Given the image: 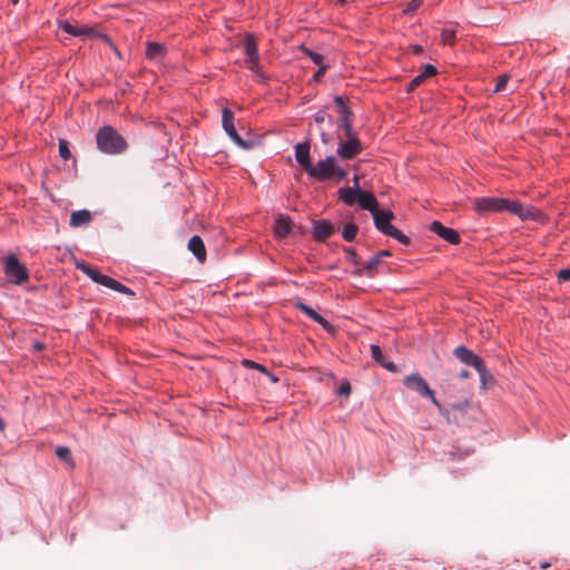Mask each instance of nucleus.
Here are the masks:
<instances>
[{
    "instance_id": "obj_46",
    "label": "nucleus",
    "mask_w": 570,
    "mask_h": 570,
    "mask_svg": "<svg viewBox=\"0 0 570 570\" xmlns=\"http://www.w3.org/2000/svg\"><path fill=\"white\" fill-rule=\"evenodd\" d=\"M558 279L561 282L570 281V268L560 269L558 273Z\"/></svg>"
},
{
    "instance_id": "obj_16",
    "label": "nucleus",
    "mask_w": 570,
    "mask_h": 570,
    "mask_svg": "<svg viewBox=\"0 0 570 570\" xmlns=\"http://www.w3.org/2000/svg\"><path fill=\"white\" fill-rule=\"evenodd\" d=\"M357 204L362 209L368 210L372 215L380 209L376 197L371 191H360Z\"/></svg>"
},
{
    "instance_id": "obj_4",
    "label": "nucleus",
    "mask_w": 570,
    "mask_h": 570,
    "mask_svg": "<svg viewBox=\"0 0 570 570\" xmlns=\"http://www.w3.org/2000/svg\"><path fill=\"white\" fill-rule=\"evenodd\" d=\"M3 272L8 279L16 285H22L29 279V272L27 267L20 263L14 254H9L4 257Z\"/></svg>"
},
{
    "instance_id": "obj_34",
    "label": "nucleus",
    "mask_w": 570,
    "mask_h": 570,
    "mask_svg": "<svg viewBox=\"0 0 570 570\" xmlns=\"http://www.w3.org/2000/svg\"><path fill=\"white\" fill-rule=\"evenodd\" d=\"M295 307L301 311L302 313H304L306 316H308L311 320H313L315 317V315L317 314L316 311H314L311 306H308L307 304L303 303V302H297L295 304Z\"/></svg>"
},
{
    "instance_id": "obj_21",
    "label": "nucleus",
    "mask_w": 570,
    "mask_h": 570,
    "mask_svg": "<svg viewBox=\"0 0 570 570\" xmlns=\"http://www.w3.org/2000/svg\"><path fill=\"white\" fill-rule=\"evenodd\" d=\"M381 261L374 255L363 267H358L354 274L357 276L367 275L373 277Z\"/></svg>"
},
{
    "instance_id": "obj_6",
    "label": "nucleus",
    "mask_w": 570,
    "mask_h": 570,
    "mask_svg": "<svg viewBox=\"0 0 570 570\" xmlns=\"http://www.w3.org/2000/svg\"><path fill=\"white\" fill-rule=\"evenodd\" d=\"M404 385L415 391L420 396L429 397L432 403L441 409V404L435 399L434 391L429 386L428 382L417 373H412L404 379Z\"/></svg>"
},
{
    "instance_id": "obj_56",
    "label": "nucleus",
    "mask_w": 570,
    "mask_h": 570,
    "mask_svg": "<svg viewBox=\"0 0 570 570\" xmlns=\"http://www.w3.org/2000/svg\"><path fill=\"white\" fill-rule=\"evenodd\" d=\"M43 348H45V344L42 342H38L37 341V342L33 343V350L35 351L39 352V351H42Z\"/></svg>"
},
{
    "instance_id": "obj_48",
    "label": "nucleus",
    "mask_w": 570,
    "mask_h": 570,
    "mask_svg": "<svg viewBox=\"0 0 570 570\" xmlns=\"http://www.w3.org/2000/svg\"><path fill=\"white\" fill-rule=\"evenodd\" d=\"M409 51L413 52L414 55L419 56L423 53V47L420 45H410L407 48Z\"/></svg>"
},
{
    "instance_id": "obj_54",
    "label": "nucleus",
    "mask_w": 570,
    "mask_h": 570,
    "mask_svg": "<svg viewBox=\"0 0 570 570\" xmlns=\"http://www.w3.org/2000/svg\"><path fill=\"white\" fill-rule=\"evenodd\" d=\"M470 375H471V373L468 370H461L459 373V377L463 379V380L469 379Z\"/></svg>"
},
{
    "instance_id": "obj_40",
    "label": "nucleus",
    "mask_w": 570,
    "mask_h": 570,
    "mask_svg": "<svg viewBox=\"0 0 570 570\" xmlns=\"http://www.w3.org/2000/svg\"><path fill=\"white\" fill-rule=\"evenodd\" d=\"M424 79L417 75L415 76L407 85H406V92L410 94L414 91L420 85H422Z\"/></svg>"
},
{
    "instance_id": "obj_18",
    "label": "nucleus",
    "mask_w": 570,
    "mask_h": 570,
    "mask_svg": "<svg viewBox=\"0 0 570 570\" xmlns=\"http://www.w3.org/2000/svg\"><path fill=\"white\" fill-rule=\"evenodd\" d=\"M92 214L88 209H80L71 214L69 225L72 228L87 226L92 222Z\"/></svg>"
},
{
    "instance_id": "obj_61",
    "label": "nucleus",
    "mask_w": 570,
    "mask_h": 570,
    "mask_svg": "<svg viewBox=\"0 0 570 570\" xmlns=\"http://www.w3.org/2000/svg\"><path fill=\"white\" fill-rule=\"evenodd\" d=\"M12 4H18L19 0H10Z\"/></svg>"
},
{
    "instance_id": "obj_43",
    "label": "nucleus",
    "mask_w": 570,
    "mask_h": 570,
    "mask_svg": "<svg viewBox=\"0 0 570 570\" xmlns=\"http://www.w3.org/2000/svg\"><path fill=\"white\" fill-rule=\"evenodd\" d=\"M247 67L249 70L257 72L259 70V56L256 59L253 57L247 58Z\"/></svg>"
},
{
    "instance_id": "obj_52",
    "label": "nucleus",
    "mask_w": 570,
    "mask_h": 570,
    "mask_svg": "<svg viewBox=\"0 0 570 570\" xmlns=\"http://www.w3.org/2000/svg\"><path fill=\"white\" fill-rule=\"evenodd\" d=\"M255 73H256V76H257L259 81H262V82H266L267 81V79H268L267 76L264 72H262L261 70H258Z\"/></svg>"
},
{
    "instance_id": "obj_1",
    "label": "nucleus",
    "mask_w": 570,
    "mask_h": 570,
    "mask_svg": "<svg viewBox=\"0 0 570 570\" xmlns=\"http://www.w3.org/2000/svg\"><path fill=\"white\" fill-rule=\"evenodd\" d=\"M96 144L99 151L106 155H120L128 149L126 139L109 125L102 126L96 134Z\"/></svg>"
},
{
    "instance_id": "obj_14",
    "label": "nucleus",
    "mask_w": 570,
    "mask_h": 570,
    "mask_svg": "<svg viewBox=\"0 0 570 570\" xmlns=\"http://www.w3.org/2000/svg\"><path fill=\"white\" fill-rule=\"evenodd\" d=\"M309 150H311V144L308 140H305L295 146V159L305 173L313 165L311 155H309Z\"/></svg>"
},
{
    "instance_id": "obj_8",
    "label": "nucleus",
    "mask_w": 570,
    "mask_h": 570,
    "mask_svg": "<svg viewBox=\"0 0 570 570\" xmlns=\"http://www.w3.org/2000/svg\"><path fill=\"white\" fill-rule=\"evenodd\" d=\"M363 150L358 137H348L346 140L340 139L336 154L343 160H352Z\"/></svg>"
},
{
    "instance_id": "obj_11",
    "label": "nucleus",
    "mask_w": 570,
    "mask_h": 570,
    "mask_svg": "<svg viewBox=\"0 0 570 570\" xmlns=\"http://www.w3.org/2000/svg\"><path fill=\"white\" fill-rule=\"evenodd\" d=\"M509 213L518 216L522 220L530 219L537 220L542 215L541 210L534 206H524L518 200H513Z\"/></svg>"
},
{
    "instance_id": "obj_15",
    "label": "nucleus",
    "mask_w": 570,
    "mask_h": 570,
    "mask_svg": "<svg viewBox=\"0 0 570 570\" xmlns=\"http://www.w3.org/2000/svg\"><path fill=\"white\" fill-rule=\"evenodd\" d=\"M293 222L289 216L278 214L274 222V236L277 239L286 238L292 230Z\"/></svg>"
},
{
    "instance_id": "obj_5",
    "label": "nucleus",
    "mask_w": 570,
    "mask_h": 570,
    "mask_svg": "<svg viewBox=\"0 0 570 570\" xmlns=\"http://www.w3.org/2000/svg\"><path fill=\"white\" fill-rule=\"evenodd\" d=\"M512 202L513 200L509 198L483 197L475 200L474 209L479 214L502 212L509 213V208H511Z\"/></svg>"
},
{
    "instance_id": "obj_13",
    "label": "nucleus",
    "mask_w": 570,
    "mask_h": 570,
    "mask_svg": "<svg viewBox=\"0 0 570 570\" xmlns=\"http://www.w3.org/2000/svg\"><path fill=\"white\" fill-rule=\"evenodd\" d=\"M59 28L67 32L68 35H71L73 37H89L96 35V28L89 27V26H78L73 24L68 20H62L59 22Z\"/></svg>"
},
{
    "instance_id": "obj_58",
    "label": "nucleus",
    "mask_w": 570,
    "mask_h": 570,
    "mask_svg": "<svg viewBox=\"0 0 570 570\" xmlns=\"http://www.w3.org/2000/svg\"><path fill=\"white\" fill-rule=\"evenodd\" d=\"M323 316L321 314H316L315 317L313 318L314 322H316L317 324H320L322 321H323Z\"/></svg>"
},
{
    "instance_id": "obj_7",
    "label": "nucleus",
    "mask_w": 570,
    "mask_h": 570,
    "mask_svg": "<svg viewBox=\"0 0 570 570\" xmlns=\"http://www.w3.org/2000/svg\"><path fill=\"white\" fill-rule=\"evenodd\" d=\"M234 112L229 108H224L222 111V124L225 132L238 147L243 149L252 148L253 142L244 140L237 132L234 125Z\"/></svg>"
},
{
    "instance_id": "obj_2",
    "label": "nucleus",
    "mask_w": 570,
    "mask_h": 570,
    "mask_svg": "<svg viewBox=\"0 0 570 570\" xmlns=\"http://www.w3.org/2000/svg\"><path fill=\"white\" fill-rule=\"evenodd\" d=\"M308 177L318 181L333 180L340 183L346 178L347 173L341 168L333 156H326L324 159L313 164L306 171Z\"/></svg>"
},
{
    "instance_id": "obj_9",
    "label": "nucleus",
    "mask_w": 570,
    "mask_h": 570,
    "mask_svg": "<svg viewBox=\"0 0 570 570\" xmlns=\"http://www.w3.org/2000/svg\"><path fill=\"white\" fill-rule=\"evenodd\" d=\"M311 233L315 242L324 243L335 233V226L327 219L313 220Z\"/></svg>"
},
{
    "instance_id": "obj_50",
    "label": "nucleus",
    "mask_w": 570,
    "mask_h": 570,
    "mask_svg": "<svg viewBox=\"0 0 570 570\" xmlns=\"http://www.w3.org/2000/svg\"><path fill=\"white\" fill-rule=\"evenodd\" d=\"M320 325L326 331V332H333L334 326L325 318L320 323Z\"/></svg>"
},
{
    "instance_id": "obj_57",
    "label": "nucleus",
    "mask_w": 570,
    "mask_h": 570,
    "mask_svg": "<svg viewBox=\"0 0 570 570\" xmlns=\"http://www.w3.org/2000/svg\"><path fill=\"white\" fill-rule=\"evenodd\" d=\"M552 566V562H547V561H543V562H540L539 567L541 569H547V568H550Z\"/></svg>"
},
{
    "instance_id": "obj_3",
    "label": "nucleus",
    "mask_w": 570,
    "mask_h": 570,
    "mask_svg": "<svg viewBox=\"0 0 570 570\" xmlns=\"http://www.w3.org/2000/svg\"><path fill=\"white\" fill-rule=\"evenodd\" d=\"M453 354L463 364L473 366L476 370L480 375L482 389L485 390L488 386H493L495 384V379L487 367L484 361L472 350L464 345H459L454 348Z\"/></svg>"
},
{
    "instance_id": "obj_30",
    "label": "nucleus",
    "mask_w": 570,
    "mask_h": 570,
    "mask_svg": "<svg viewBox=\"0 0 570 570\" xmlns=\"http://www.w3.org/2000/svg\"><path fill=\"white\" fill-rule=\"evenodd\" d=\"M390 237H393L395 238L396 240H399L401 244L405 245V246H409L411 244V239L409 236H406L405 234H403L400 229H397L395 226L394 228L389 233Z\"/></svg>"
},
{
    "instance_id": "obj_41",
    "label": "nucleus",
    "mask_w": 570,
    "mask_h": 570,
    "mask_svg": "<svg viewBox=\"0 0 570 570\" xmlns=\"http://www.w3.org/2000/svg\"><path fill=\"white\" fill-rule=\"evenodd\" d=\"M334 104L338 107L340 116L343 115V110L351 111V109L347 107L345 102V99L342 96H335Z\"/></svg>"
},
{
    "instance_id": "obj_33",
    "label": "nucleus",
    "mask_w": 570,
    "mask_h": 570,
    "mask_svg": "<svg viewBox=\"0 0 570 570\" xmlns=\"http://www.w3.org/2000/svg\"><path fill=\"white\" fill-rule=\"evenodd\" d=\"M346 259L355 266H360V256L353 247H345Z\"/></svg>"
},
{
    "instance_id": "obj_28",
    "label": "nucleus",
    "mask_w": 570,
    "mask_h": 570,
    "mask_svg": "<svg viewBox=\"0 0 570 570\" xmlns=\"http://www.w3.org/2000/svg\"><path fill=\"white\" fill-rule=\"evenodd\" d=\"M108 288L114 289L119 293H122V294H126V295L135 296V292L132 289L122 285L121 283H119L118 281H116L112 277L110 279Z\"/></svg>"
},
{
    "instance_id": "obj_38",
    "label": "nucleus",
    "mask_w": 570,
    "mask_h": 570,
    "mask_svg": "<svg viewBox=\"0 0 570 570\" xmlns=\"http://www.w3.org/2000/svg\"><path fill=\"white\" fill-rule=\"evenodd\" d=\"M351 392H352V387L347 380H344L341 383L340 387L336 390V394L342 397L350 396Z\"/></svg>"
},
{
    "instance_id": "obj_23",
    "label": "nucleus",
    "mask_w": 570,
    "mask_h": 570,
    "mask_svg": "<svg viewBox=\"0 0 570 570\" xmlns=\"http://www.w3.org/2000/svg\"><path fill=\"white\" fill-rule=\"evenodd\" d=\"M166 53V47L159 42H147L146 57L148 59H156L163 57Z\"/></svg>"
},
{
    "instance_id": "obj_49",
    "label": "nucleus",
    "mask_w": 570,
    "mask_h": 570,
    "mask_svg": "<svg viewBox=\"0 0 570 570\" xmlns=\"http://www.w3.org/2000/svg\"><path fill=\"white\" fill-rule=\"evenodd\" d=\"M325 119H326V114L323 110H320L314 116V120H315L316 124H323L325 121Z\"/></svg>"
},
{
    "instance_id": "obj_39",
    "label": "nucleus",
    "mask_w": 570,
    "mask_h": 570,
    "mask_svg": "<svg viewBox=\"0 0 570 570\" xmlns=\"http://www.w3.org/2000/svg\"><path fill=\"white\" fill-rule=\"evenodd\" d=\"M509 79H510L509 75H507V73L501 75L497 80V83L494 87V92H500V91L504 90Z\"/></svg>"
},
{
    "instance_id": "obj_17",
    "label": "nucleus",
    "mask_w": 570,
    "mask_h": 570,
    "mask_svg": "<svg viewBox=\"0 0 570 570\" xmlns=\"http://www.w3.org/2000/svg\"><path fill=\"white\" fill-rule=\"evenodd\" d=\"M188 249L195 255L199 263H205L207 258L206 247L198 235H194L187 245Z\"/></svg>"
},
{
    "instance_id": "obj_45",
    "label": "nucleus",
    "mask_w": 570,
    "mask_h": 570,
    "mask_svg": "<svg viewBox=\"0 0 570 570\" xmlns=\"http://www.w3.org/2000/svg\"><path fill=\"white\" fill-rule=\"evenodd\" d=\"M327 68H328V66H327V65H325V63H324V65L318 66V70L314 73L313 79H314L315 81H320V80L324 77V75H325V72H326V70H327Z\"/></svg>"
},
{
    "instance_id": "obj_19",
    "label": "nucleus",
    "mask_w": 570,
    "mask_h": 570,
    "mask_svg": "<svg viewBox=\"0 0 570 570\" xmlns=\"http://www.w3.org/2000/svg\"><path fill=\"white\" fill-rule=\"evenodd\" d=\"M338 128L343 129L346 138L358 137L352 126V111L343 110V115L338 118Z\"/></svg>"
},
{
    "instance_id": "obj_10",
    "label": "nucleus",
    "mask_w": 570,
    "mask_h": 570,
    "mask_svg": "<svg viewBox=\"0 0 570 570\" xmlns=\"http://www.w3.org/2000/svg\"><path fill=\"white\" fill-rule=\"evenodd\" d=\"M372 216L376 229L382 234L389 235V233L394 228L391 220L394 219L395 216L391 209H377Z\"/></svg>"
},
{
    "instance_id": "obj_62",
    "label": "nucleus",
    "mask_w": 570,
    "mask_h": 570,
    "mask_svg": "<svg viewBox=\"0 0 570 570\" xmlns=\"http://www.w3.org/2000/svg\"><path fill=\"white\" fill-rule=\"evenodd\" d=\"M338 3L343 4L346 2V0H337Z\"/></svg>"
},
{
    "instance_id": "obj_42",
    "label": "nucleus",
    "mask_w": 570,
    "mask_h": 570,
    "mask_svg": "<svg viewBox=\"0 0 570 570\" xmlns=\"http://www.w3.org/2000/svg\"><path fill=\"white\" fill-rule=\"evenodd\" d=\"M423 0H411L409 2V4L406 6V8L404 9V13L405 14H409V13H412L414 12L416 9L420 8V6L422 4Z\"/></svg>"
},
{
    "instance_id": "obj_44",
    "label": "nucleus",
    "mask_w": 570,
    "mask_h": 570,
    "mask_svg": "<svg viewBox=\"0 0 570 570\" xmlns=\"http://www.w3.org/2000/svg\"><path fill=\"white\" fill-rule=\"evenodd\" d=\"M110 279H111L110 276L105 275L102 273H99V275L96 277V279L94 282L99 284V285H102L105 287H108L109 283H110Z\"/></svg>"
},
{
    "instance_id": "obj_31",
    "label": "nucleus",
    "mask_w": 570,
    "mask_h": 570,
    "mask_svg": "<svg viewBox=\"0 0 570 570\" xmlns=\"http://www.w3.org/2000/svg\"><path fill=\"white\" fill-rule=\"evenodd\" d=\"M58 147H59V156L66 161L69 160L71 158L69 142L66 139H59Z\"/></svg>"
},
{
    "instance_id": "obj_53",
    "label": "nucleus",
    "mask_w": 570,
    "mask_h": 570,
    "mask_svg": "<svg viewBox=\"0 0 570 570\" xmlns=\"http://www.w3.org/2000/svg\"><path fill=\"white\" fill-rule=\"evenodd\" d=\"M358 180H360L358 176L355 175L354 178H353V181H354V187L353 188L360 193V191H363V190L360 187Z\"/></svg>"
},
{
    "instance_id": "obj_29",
    "label": "nucleus",
    "mask_w": 570,
    "mask_h": 570,
    "mask_svg": "<svg viewBox=\"0 0 570 570\" xmlns=\"http://www.w3.org/2000/svg\"><path fill=\"white\" fill-rule=\"evenodd\" d=\"M456 39V32L453 29H443L441 31V41L448 46H454Z\"/></svg>"
},
{
    "instance_id": "obj_12",
    "label": "nucleus",
    "mask_w": 570,
    "mask_h": 570,
    "mask_svg": "<svg viewBox=\"0 0 570 570\" xmlns=\"http://www.w3.org/2000/svg\"><path fill=\"white\" fill-rule=\"evenodd\" d=\"M430 230L452 245H458L461 242V236L455 229L446 227L438 220L431 223Z\"/></svg>"
},
{
    "instance_id": "obj_20",
    "label": "nucleus",
    "mask_w": 570,
    "mask_h": 570,
    "mask_svg": "<svg viewBox=\"0 0 570 570\" xmlns=\"http://www.w3.org/2000/svg\"><path fill=\"white\" fill-rule=\"evenodd\" d=\"M338 199L347 206H353L357 203L358 191L352 187H341L337 190Z\"/></svg>"
},
{
    "instance_id": "obj_60",
    "label": "nucleus",
    "mask_w": 570,
    "mask_h": 570,
    "mask_svg": "<svg viewBox=\"0 0 570 570\" xmlns=\"http://www.w3.org/2000/svg\"><path fill=\"white\" fill-rule=\"evenodd\" d=\"M6 428V423L3 422V420L0 417V431H3Z\"/></svg>"
},
{
    "instance_id": "obj_55",
    "label": "nucleus",
    "mask_w": 570,
    "mask_h": 570,
    "mask_svg": "<svg viewBox=\"0 0 570 570\" xmlns=\"http://www.w3.org/2000/svg\"><path fill=\"white\" fill-rule=\"evenodd\" d=\"M321 140H322L323 144H328L331 138H330L327 132L323 131V132H321Z\"/></svg>"
},
{
    "instance_id": "obj_51",
    "label": "nucleus",
    "mask_w": 570,
    "mask_h": 570,
    "mask_svg": "<svg viewBox=\"0 0 570 570\" xmlns=\"http://www.w3.org/2000/svg\"><path fill=\"white\" fill-rule=\"evenodd\" d=\"M375 256L382 262V258L392 256V253L387 249L379 250Z\"/></svg>"
},
{
    "instance_id": "obj_27",
    "label": "nucleus",
    "mask_w": 570,
    "mask_h": 570,
    "mask_svg": "<svg viewBox=\"0 0 570 570\" xmlns=\"http://www.w3.org/2000/svg\"><path fill=\"white\" fill-rule=\"evenodd\" d=\"M76 267L80 269L82 273H85L87 276H89L92 281H95L100 273L97 268L92 267L91 265L85 262L76 263Z\"/></svg>"
},
{
    "instance_id": "obj_22",
    "label": "nucleus",
    "mask_w": 570,
    "mask_h": 570,
    "mask_svg": "<svg viewBox=\"0 0 570 570\" xmlns=\"http://www.w3.org/2000/svg\"><path fill=\"white\" fill-rule=\"evenodd\" d=\"M244 47H245V53L247 58L253 57L254 59L257 58L258 55V48H257V40L252 33H246L244 38Z\"/></svg>"
},
{
    "instance_id": "obj_37",
    "label": "nucleus",
    "mask_w": 570,
    "mask_h": 570,
    "mask_svg": "<svg viewBox=\"0 0 570 570\" xmlns=\"http://www.w3.org/2000/svg\"><path fill=\"white\" fill-rule=\"evenodd\" d=\"M242 364H243L246 368L257 370V371H259V372H262V373H268L267 368H266L264 365H262V364H259V363H257V362H255V361L244 358V360L242 361Z\"/></svg>"
},
{
    "instance_id": "obj_47",
    "label": "nucleus",
    "mask_w": 570,
    "mask_h": 570,
    "mask_svg": "<svg viewBox=\"0 0 570 570\" xmlns=\"http://www.w3.org/2000/svg\"><path fill=\"white\" fill-rule=\"evenodd\" d=\"M380 365L382 367L389 370L390 372H396V370H397L396 365L393 362L387 361V360H385L384 362H381Z\"/></svg>"
},
{
    "instance_id": "obj_24",
    "label": "nucleus",
    "mask_w": 570,
    "mask_h": 570,
    "mask_svg": "<svg viewBox=\"0 0 570 570\" xmlns=\"http://www.w3.org/2000/svg\"><path fill=\"white\" fill-rule=\"evenodd\" d=\"M55 453L57 455V458L65 462L66 464H68V466L70 469H73L75 468V461H73V458L71 455V451L68 446H65V445H59L56 448L55 450Z\"/></svg>"
},
{
    "instance_id": "obj_59",
    "label": "nucleus",
    "mask_w": 570,
    "mask_h": 570,
    "mask_svg": "<svg viewBox=\"0 0 570 570\" xmlns=\"http://www.w3.org/2000/svg\"><path fill=\"white\" fill-rule=\"evenodd\" d=\"M265 374L268 375L273 382H277L278 381V379L275 375H273L272 373L268 372V373H265Z\"/></svg>"
},
{
    "instance_id": "obj_36",
    "label": "nucleus",
    "mask_w": 570,
    "mask_h": 570,
    "mask_svg": "<svg viewBox=\"0 0 570 570\" xmlns=\"http://www.w3.org/2000/svg\"><path fill=\"white\" fill-rule=\"evenodd\" d=\"M438 73V69L435 66L431 63H426L423 66L421 73H419L424 80L431 78Z\"/></svg>"
},
{
    "instance_id": "obj_26",
    "label": "nucleus",
    "mask_w": 570,
    "mask_h": 570,
    "mask_svg": "<svg viewBox=\"0 0 570 570\" xmlns=\"http://www.w3.org/2000/svg\"><path fill=\"white\" fill-rule=\"evenodd\" d=\"M299 50L306 56L308 57L315 65L317 66H321V65H324V57L318 53V52H315L313 50H311L309 48H307L305 45H302L299 47Z\"/></svg>"
},
{
    "instance_id": "obj_25",
    "label": "nucleus",
    "mask_w": 570,
    "mask_h": 570,
    "mask_svg": "<svg viewBox=\"0 0 570 570\" xmlns=\"http://www.w3.org/2000/svg\"><path fill=\"white\" fill-rule=\"evenodd\" d=\"M358 233V226L354 223H346L342 230V237L346 242H353Z\"/></svg>"
},
{
    "instance_id": "obj_35",
    "label": "nucleus",
    "mask_w": 570,
    "mask_h": 570,
    "mask_svg": "<svg viewBox=\"0 0 570 570\" xmlns=\"http://www.w3.org/2000/svg\"><path fill=\"white\" fill-rule=\"evenodd\" d=\"M371 355H372V358L379 364H381V362H384L386 360L381 347L376 344L371 345Z\"/></svg>"
},
{
    "instance_id": "obj_32",
    "label": "nucleus",
    "mask_w": 570,
    "mask_h": 570,
    "mask_svg": "<svg viewBox=\"0 0 570 570\" xmlns=\"http://www.w3.org/2000/svg\"><path fill=\"white\" fill-rule=\"evenodd\" d=\"M91 38H97V39L101 40L105 45H107L110 49H112L117 55H119V51H118L116 45L114 43L112 39L108 35L101 33L96 30V35L91 36Z\"/></svg>"
}]
</instances>
